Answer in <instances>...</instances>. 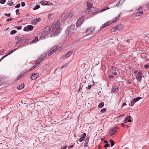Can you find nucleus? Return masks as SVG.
<instances>
[{"label":"nucleus","instance_id":"nucleus-51","mask_svg":"<svg viewBox=\"0 0 149 149\" xmlns=\"http://www.w3.org/2000/svg\"><path fill=\"white\" fill-rule=\"evenodd\" d=\"M16 27L17 29L18 30H20L22 29V27L21 26H17Z\"/></svg>","mask_w":149,"mask_h":149},{"label":"nucleus","instance_id":"nucleus-34","mask_svg":"<svg viewBox=\"0 0 149 149\" xmlns=\"http://www.w3.org/2000/svg\"><path fill=\"white\" fill-rule=\"evenodd\" d=\"M38 38L37 37H36L33 40L32 42L33 43H36V42H37L38 41Z\"/></svg>","mask_w":149,"mask_h":149},{"label":"nucleus","instance_id":"nucleus-44","mask_svg":"<svg viewBox=\"0 0 149 149\" xmlns=\"http://www.w3.org/2000/svg\"><path fill=\"white\" fill-rule=\"evenodd\" d=\"M36 65H35V66H33V67H32L30 70H28V71L29 72L30 71H31V70H33L35 68V66Z\"/></svg>","mask_w":149,"mask_h":149},{"label":"nucleus","instance_id":"nucleus-59","mask_svg":"<svg viewBox=\"0 0 149 149\" xmlns=\"http://www.w3.org/2000/svg\"><path fill=\"white\" fill-rule=\"evenodd\" d=\"M146 6L147 8H148V9H149V2L147 3Z\"/></svg>","mask_w":149,"mask_h":149},{"label":"nucleus","instance_id":"nucleus-23","mask_svg":"<svg viewBox=\"0 0 149 149\" xmlns=\"http://www.w3.org/2000/svg\"><path fill=\"white\" fill-rule=\"evenodd\" d=\"M27 29L29 31H31L33 30V26L31 25H28L27 26Z\"/></svg>","mask_w":149,"mask_h":149},{"label":"nucleus","instance_id":"nucleus-1","mask_svg":"<svg viewBox=\"0 0 149 149\" xmlns=\"http://www.w3.org/2000/svg\"><path fill=\"white\" fill-rule=\"evenodd\" d=\"M60 27V24L59 22H54L51 28V29H52V30L55 29H56L55 31L54 32L52 35L54 36H57L59 33L60 31L59 29Z\"/></svg>","mask_w":149,"mask_h":149},{"label":"nucleus","instance_id":"nucleus-57","mask_svg":"<svg viewBox=\"0 0 149 149\" xmlns=\"http://www.w3.org/2000/svg\"><path fill=\"white\" fill-rule=\"evenodd\" d=\"M74 146L73 145H70V146H69L68 148V149H70V148H72Z\"/></svg>","mask_w":149,"mask_h":149},{"label":"nucleus","instance_id":"nucleus-39","mask_svg":"<svg viewBox=\"0 0 149 149\" xmlns=\"http://www.w3.org/2000/svg\"><path fill=\"white\" fill-rule=\"evenodd\" d=\"M21 38V37H20L19 36H17L15 38V40L18 41L19 40H20Z\"/></svg>","mask_w":149,"mask_h":149},{"label":"nucleus","instance_id":"nucleus-36","mask_svg":"<svg viewBox=\"0 0 149 149\" xmlns=\"http://www.w3.org/2000/svg\"><path fill=\"white\" fill-rule=\"evenodd\" d=\"M24 74V73L22 72L18 76V77H17V79H19V78H20Z\"/></svg>","mask_w":149,"mask_h":149},{"label":"nucleus","instance_id":"nucleus-19","mask_svg":"<svg viewBox=\"0 0 149 149\" xmlns=\"http://www.w3.org/2000/svg\"><path fill=\"white\" fill-rule=\"evenodd\" d=\"M86 134L85 133L83 134L82 137L79 139V141L80 142H81L84 140V138L86 136Z\"/></svg>","mask_w":149,"mask_h":149},{"label":"nucleus","instance_id":"nucleus-35","mask_svg":"<svg viewBox=\"0 0 149 149\" xmlns=\"http://www.w3.org/2000/svg\"><path fill=\"white\" fill-rule=\"evenodd\" d=\"M37 22L36 21V19H34L33 21H32L31 22V23L33 24H37Z\"/></svg>","mask_w":149,"mask_h":149},{"label":"nucleus","instance_id":"nucleus-30","mask_svg":"<svg viewBox=\"0 0 149 149\" xmlns=\"http://www.w3.org/2000/svg\"><path fill=\"white\" fill-rule=\"evenodd\" d=\"M135 103V101H134L133 100H132L130 104L129 103V105H131V106H133L134 103Z\"/></svg>","mask_w":149,"mask_h":149},{"label":"nucleus","instance_id":"nucleus-27","mask_svg":"<svg viewBox=\"0 0 149 149\" xmlns=\"http://www.w3.org/2000/svg\"><path fill=\"white\" fill-rule=\"evenodd\" d=\"M104 105V103L103 102L100 103L98 105V107H99L101 108H102Z\"/></svg>","mask_w":149,"mask_h":149},{"label":"nucleus","instance_id":"nucleus-45","mask_svg":"<svg viewBox=\"0 0 149 149\" xmlns=\"http://www.w3.org/2000/svg\"><path fill=\"white\" fill-rule=\"evenodd\" d=\"M17 15H18L19 14V9H17L15 11Z\"/></svg>","mask_w":149,"mask_h":149},{"label":"nucleus","instance_id":"nucleus-40","mask_svg":"<svg viewBox=\"0 0 149 149\" xmlns=\"http://www.w3.org/2000/svg\"><path fill=\"white\" fill-rule=\"evenodd\" d=\"M8 4L10 6H12L13 4V2L9 1L8 2Z\"/></svg>","mask_w":149,"mask_h":149},{"label":"nucleus","instance_id":"nucleus-42","mask_svg":"<svg viewBox=\"0 0 149 149\" xmlns=\"http://www.w3.org/2000/svg\"><path fill=\"white\" fill-rule=\"evenodd\" d=\"M6 2V0H1L0 1V3L1 4L4 3Z\"/></svg>","mask_w":149,"mask_h":149},{"label":"nucleus","instance_id":"nucleus-62","mask_svg":"<svg viewBox=\"0 0 149 149\" xmlns=\"http://www.w3.org/2000/svg\"><path fill=\"white\" fill-rule=\"evenodd\" d=\"M92 87V86L91 85H89L87 87V89H90Z\"/></svg>","mask_w":149,"mask_h":149},{"label":"nucleus","instance_id":"nucleus-49","mask_svg":"<svg viewBox=\"0 0 149 149\" xmlns=\"http://www.w3.org/2000/svg\"><path fill=\"white\" fill-rule=\"evenodd\" d=\"M13 18H8V19H7V20H6V21H11L13 20Z\"/></svg>","mask_w":149,"mask_h":149},{"label":"nucleus","instance_id":"nucleus-24","mask_svg":"<svg viewBox=\"0 0 149 149\" xmlns=\"http://www.w3.org/2000/svg\"><path fill=\"white\" fill-rule=\"evenodd\" d=\"M41 57H40V58L36 61V65L39 64L42 61V60L41 59Z\"/></svg>","mask_w":149,"mask_h":149},{"label":"nucleus","instance_id":"nucleus-52","mask_svg":"<svg viewBox=\"0 0 149 149\" xmlns=\"http://www.w3.org/2000/svg\"><path fill=\"white\" fill-rule=\"evenodd\" d=\"M36 19V21H37V22H39L41 20V19L40 18H38V19Z\"/></svg>","mask_w":149,"mask_h":149},{"label":"nucleus","instance_id":"nucleus-47","mask_svg":"<svg viewBox=\"0 0 149 149\" xmlns=\"http://www.w3.org/2000/svg\"><path fill=\"white\" fill-rule=\"evenodd\" d=\"M112 73L114 75H116L117 74V72L114 71H112Z\"/></svg>","mask_w":149,"mask_h":149},{"label":"nucleus","instance_id":"nucleus-7","mask_svg":"<svg viewBox=\"0 0 149 149\" xmlns=\"http://www.w3.org/2000/svg\"><path fill=\"white\" fill-rule=\"evenodd\" d=\"M39 3L40 4L43 6H51L53 5L52 3L50 2H49L48 1H47L44 0L41 1L39 2Z\"/></svg>","mask_w":149,"mask_h":149},{"label":"nucleus","instance_id":"nucleus-20","mask_svg":"<svg viewBox=\"0 0 149 149\" xmlns=\"http://www.w3.org/2000/svg\"><path fill=\"white\" fill-rule=\"evenodd\" d=\"M24 87V84H21L20 85L18 86L17 88L18 89L21 90Z\"/></svg>","mask_w":149,"mask_h":149},{"label":"nucleus","instance_id":"nucleus-12","mask_svg":"<svg viewBox=\"0 0 149 149\" xmlns=\"http://www.w3.org/2000/svg\"><path fill=\"white\" fill-rule=\"evenodd\" d=\"M112 23L111 21H108L106 23L103 24L100 27L101 29H102L106 27L108 25L111 24Z\"/></svg>","mask_w":149,"mask_h":149},{"label":"nucleus","instance_id":"nucleus-46","mask_svg":"<svg viewBox=\"0 0 149 149\" xmlns=\"http://www.w3.org/2000/svg\"><path fill=\"white\" fill-rule=\"evenodd\" d=\"M20 6V4L18 3L17 5L15 6V8H19Z\"/></svg>","mask_w":149,"mask_h":149},{"label":"nucleus","instance_id":"nucleus-54","mask_svg":"<svg viewBox=\"0 0 149 149\" xmlns=\"http://www.w3.org/2000/svg\"><path fill=\"white\" fill-rule=\"evenodd\" d=\"M21 5L22 6V7H24L25 6V3L24 2H21Z\"/></svg>","mask_w":149,"mask_h":149},{"label":"nucleus","instance_id":"nucleus-64","mask_svg":"<svg viewBox=\"0 0 149 149\" xmlns=\"http://www.w3.org/2000/svg\"><path fill=\"white\" fill-rule=\"evenodd\" d=\"M4 52V50H1L0 51V55L3 53Z\"/></svg>","mask_w":149,"mask_h":149},{"label":"nucleus","instance_id":"nucleus-32","mask_svg":"<svg viewBox=\"0 0 149 149\" xmlns=\"http://www.w3.org/2000/svg\"><path fill=\"white\" fill-rule=\"evenodd\" d=\"M109 142L111 144V147L113 146L114 145V141L111 139L110 140Z\"/></svg>","mask_w":149,"mask_h":149},{"label":"nucleus","instance_id":"nucleus-37","mask_svg":"<svg viewBox=\"0 0 149 149\" xmlns=\"http://www.w3.org/2000/svg\"><path fill=\"white\" fill-rule=\"evenodd\" d=\"M16 32H17V31H15V30H13L11 31V32L10 33V34L11 35H13V34L15 33Z\"/></svg>","mask_w":149,"mask_h":149},{"label":"nucleus","instance_id":"nucleus-4","mask_svg":"<svg viewBox=\"0 0 149 149\" xmlns=\"http://www.w3.org/2000/svg\"><path fill=\"white\" fill-rule=\"evenodd\" d=\"M74 15V14L72 13H64L61 16V17L63 18V17H64V18H63V20H65L67 18L72 17Z\"/></svg>","mask_w":149,"mask_h":149},{"label":"nucleus","instance_id":"nucleus-25","mask_svg":"<svg viewBox=\"0 0 149 149\" xmlns=\"http://www.w3.org/2000/svg\"><path fill=\"white\" fill-rule=\"evenodd\" d=\"M54 52L53 50H52L51 49L50 50L49 52L48 53V55L49 56H51Z\"/></svg>","mask_w":149,"mask_h":149},{"label":"nucleus","instance_id":"nucleus-26","mask_svg":"<svg viewBox=\"0 0 149 149\" xmlns=\"http://www.w3.org/2000/svg\"><path fill=\"white\" fill-rule=\"evenodd\" d=\"M141 98L140 97H138L136 98H135L133 100L135 101V102H136L138 101L139 100H140Z\"/></svg>","mask_w":149,"mask_h":149},{"label":"nucleus","instance_id":"nucleus-11","mask_svg":"<svg viewBox=\"0 0 149 149\" xmlns=\"http://www.w3.org/2000/svg\"><path fill=\"white\" fill-rule=\"evenodd\" d=\"M87 7L88 9L86 10V13H88L89 12V10L91 9V8H92V4L90 2H88L87 3Z\"/></svg>","mask_w":149,"mask_h":149},{"label":"nucleus","instance_id":"nucleus-2","mask_svg":"<svg viewBox=\"0 0 149 149\" xmlns=\"http://www.w3.org/2000/svg\"><path fill=\"white\" fill-rule=\"evenodd\" d=\"M123 28V26L122 24H119L116 26L114 28L111 29L110 32L111 33L118 31L122 30Z\"/></svg>","mask_w":149,"mask_h":149},{"label":"nucleus","instance_id":"nucleus-9","mask_svg":"<svg viewBox=\"0 0 149 149\" xmlns=\"http://www.w3.org/2000/svg\"><path fill=\"white\" fill-rule=\"evenodd\" d=\"M116 132L117 130H116V129L112 128L109 130L108 134L112 136L114 135Z\"/></svg>","mask_w":149,"mask_h":149},{"label":"nucleus","instance_id":"nucleus-56","mask_svg":"<svg viewBox=\"0 0 149 149\" xmlns=\"http://www.w3.org/2000/svg\"><path fill=\"white\" fill-rule=\"evenodd\" d=\"M23 30L24 31H27L28 30L27 29V27H24L23 29Z\"/></svg>","mask_w":149,"mask_h":149},{"label":"nucleus","instance_id":"nucleus-17","mask_svg":"<svg viewBox=\"0 0 149 149\" xmlns=\"http://www.w3.org/2000/svg\"><path fill=\"white\" fill-rule=\"evenodd\" d=\"M73 53L72 51H70L67 54H66L65 55H64L63 56L64 58H65L69 57L70 56L72 55Z\"/></svg>","mask_w":149,"mask_h":149},{"label":"nucleus","instance_id":"nucleus-43","mask_svg":"<svg viewBox=\"0 0 149 149\" xmlns=\"http://www.w3.org/2000/svg\"><path fill=\"white\" fill-rule=\"evenodd\" d=\"M118 88H113L112 90V91L113 92H115L116 91L118 90Z\"/></svg>","mask_w":149,"mask_h":149},{"label":"nucleus","instance_id":"nucleus-58","mask_svg":"<svg viewBox=\"0 0 149 149\" xmlns=\"http://www.w3.org/2000/svg\"><path fill=\"white\" fill-rule=\"evenodd\" d=\"M120 3V1L118 2L116 4V6H118L119 5Z\"/></svg>","mask_w":149,"mask_h":149},{"label":"nucleus","instance_id":"nucleus-33","mask_svg":"<svg viewBox=\"0 0 149 149\" xmlns=\"http://www.w3.org/2000/svg\"><path fill=\"white\" fill-rule=\"evenodd\" d=\"M25 39H26V37H21V38H20V41L22 42L23 41H24Z\"/></svg>","mask_w":149,"mask_h":149},{"label":"nucleus","instance_id":"nucleus-55","mask_svg":"<svg viewBox=\"0 0 149 149\" xmlns=\"http://www.w3.org/2000/svg\"><path fill=\"white\" fill-rule=\"evenodd\" d=\"M21 42L20 41V40H19L17 41L16 42V44L17 45H18V44H20Z\"/></svg>","mask_w":149,"mask_h":149},{"label":"nucleus","instance_id":"nucleus-13","mask_svg":"<svg viewBox=\"0 0 149 149\" xmlns=\"http://www.w3.org/2000/svg\"><path fill=\"white\" fill-rule=\"evenodd\" d=\"M39 75V74L38 73H34L32 75L31 78V80H35L37 78Z\"/></svg>","mask_w":149,"mask_h":149},{"label":"nucleus","instance_id":"nucleus-8","mask_svg":"<svg viewBox=\"0 0 149 149\" xmlns=\"http://www.w3.org/2000/svg\"><path fill=\"white\" fill-rule=\"evenodd\" d=\"M95 29V28L94 27H91L87 29L86 33L88 34H90L94 31Z\"/></svg>","mask_w":149,"mask_h":149},{"label":"nucleus","instance_id":"nucleus-29","mask_svg":"<svg viewBox=\"0 0 149 149\" xmlns=\"http://www.w3.org/2000/svg\"><path fill=\"white\" fill-rule=\"evenodd\" d=\"M58 47V46H54L53 47H52L51 49L52 50H53V51L54 52V51L56 50V49L57 50V48Z\"/></svg>","mask_w":149,"mask_h":149},{"label":"nucleus","instance_id":"nucleus-16","mask_svg":"<svg viewBox=\"0 0 149 149\" xmlns=\"http://www.w3.org/2000/svg\"><path fill=\"white\" fill-rule=\"evenodd\" d=\"M17 50V49H14L13 50H12L9 52L7 55H5L3 57H2L1 58V60H2L4 58H5V57L7 56L8 55H9L10 54H11L13 53V52H14L16 50Z\"/></svg>","mask_w":149,"mask_h":149},{"label":"nucleus","instance_id":"nucleus-10","mask_svg":"<svg viewBox=\"0 0 149 149\" xmlns=\"http://www.w3.org/2000/svg\"><path fill=\"white\" fill-rule=\"evenodd\" d=\"M142 73L141 72L139 71L138 72L136 76V79L137 81H141L142 79Z\"/></svg>","mask_w":149,"mask_h":149},{"label":"nucleus","instance_id":"nucleus-38","mask_svg":"<svg viewBox=\"0 0 149 149\" xmlns=\"http://www.w3.org/2000/svg\"><path fill=\"white\" fill-rule=\"evenodd\" d=\"M106 111V108H103L101 110L100 112L102 113H103L105 112Z\"/></svg>","mask_w":149,"mask_h":149},{"label":"nucleus","instance_id":"nucleus-53","mask_svg":"<svg viewBox=\"0 0 149 149\" xmlns=\"http://www.w3.org/2000/svg\"><path fill=\"white\" fill-rule=\"evenodd\" d=\"M4 15L6 16L7 17H9L10 16V13L9 14H5Z\"/></svg>","mask_w":149,"mask_h":149},{"label":"nucleus","instance_id":"nucleus-61","mask_svg":"<svg viewBox=\"0 0 149 149\" xmlns=\"http://www.w3.org/2000/svg\"><path fill=\"white\" fill-rule=\"evenodd\" d=\"M67 147V146H64L61 148V149H66Z\"/></svg>","mask_w":149,"mask_h":149},{"label":"nucleus","instance_id":"nucleus-18","mask_svg":"<svg viewBox=\"0 0 149 149\" xmlns=\"http://www.w3.org/2000/svg\"><path fill=\"white\" fill-rule=\"evenodd\" d=\"M48 34L43 31V32L40 35V37L41 38H45L46 36Z\"/></svg>","mask_w":149,"mask_h":149},{"label":"nucleus","instance_id":"nucleus-50","mask_svg":"<svg viewBox=\"0 0 149 149\" xmlns=\"http://www.w3.org/2000/svg\"><path fill=\"white\" fill-rule=\"evenodd\" d=\"M104 147L105 148H106V147H109V144H108V143L106 144L105 145H104Z\"/></svg>","mask_w":149,"mask_h":149},{"label":"nucleus","instance_id":"nucleus-22","mask_svg":"<svg viewBox=\"0 0 149 149\" xmlns=\"http://www.w3.org/2000/svg\"><path fill=\"white\" fill-rule=\"evenodd\" d=\"M143 13V11H140L136 13V16H139L142 15Z\"/></svg>","mask_w":149,"mask_h":149},{"label":"nucleus","instance_id":"nucleus-48","mask_svg":"<svg viewBox=\"0 0 149 149\" xmlns=\"http://www.w3.org/2000/svg\"><path fill=\"white\" fill-rule=\"evenodd\" d=\"M112 71H114L116 70V67L115 66H112Z\"/></svg>","mask_w":149,"mask_h":149},{"label":"nucleus","instance_id":"nucleus-5","mask_svg":"<svg viewBox=\"0 0 149 149\" xmlns=\"http://www.w3.org/2000/svg\"><path fill=\"white\" fill-rule=\"evenodd\" d=\"M84 17L82 16L78 19L76 24V26L77 27H79L82 24L84 21Z\"/></svg>","mask_w":149,"mask_h":149},{"label":"nucleus","instance_id":"nucleus-28","mask_svg":"<svg viewBox=\"0 0 149 149\" xmlns=\"http://www.w3.org/2000/svg\"><path fill=\"white\" fill-rule=\"evenodd\" d=\"M47 54H43L40 57H41V59L42 60H43L44 58H45L46 57V56Z\"/></svg>","mask_w":149,"mask_h":149},{"label":"nucleus","instance_id":"nucleus-3","mask_svg":"<svg viewBox=\"0 0 149 149\" xmlns=\"http://www.w3.org/2000/svg\"><path fill=\"white\" fill-rule=\"evenodd\" d=\"M74 26L73 25H70V27L68 28V34L66 35V38H69L72 35V33L74 32Z\"/></svg>","mask_w":149,"mask_h":149},{"label":"nucleus","instance_id":"nucleus-31","mask_svg":"<svg viewBox=\"0 0 149 149\" xmlns=\"http://www.w3.org/2000/svg\"><path fill=\"white\" fill-rule=\"evenodd\" d=\"M40 6L39 5H37L36 6L33 8V10H35L37 9H38L39 8H40Z\"/></svg>","mask_w":149,"mask_h":149},{"label":"nucleus","instance_id":"nucleus-41","mask_svg":"<svg viewBox=\"0 0 149 149\" xmlns=\"http://www.w3.org/2000/svg\"><path fill=\"white\" fill-rule=\"evenodd\" d=\"M109 9V8L108 7H106L105 8H104L103 9H102V10L101 11H100V12H102L108 9Z\"/></svg>","mask_w":149,"mask_h":149},{"label":"nucleus","instance_id":"nucleus-15","mask_svg":"<svg viewBox=\"0 0 149 149\" xmlns=\"http://www.w3.org/2000/svg\"><path fill=\"white\" fill-rule=\"evenodd\" d=\"M51 30L52 29L50 28L49 26H47L44 29L43 31L48 34Z\"/></svg>","mask_w":149,"mask_h":149},{"label":"nucleus","instance_id":"nucleus-6","mask_svg":"<svg viewBox=\"0 0 149 149\" xmlns=\"http://www.w3.org/2000/svg\"><path fill=\"white\" fill-rule=\"evenodd\" d=\"M89 12H90V13L92 14L90 15V17H93L95 15V14L98 11L97 8L94 7H93L91 8V9L89 10Z\"/></svg>","mask_w":149,"mask_h":149},{"label":"nucleus","instance_id":"nucleus-21","mask_svg":"<svg viewBox=\"0 0 149 149\" xmlns=\"http://www.w3.org/2000/svg\"><path fill=\"white\" fill-rule=\"evenodd\" d=\"M119 15L115 17L114 18L113 20L112 21H111L112 23H114L116 22L119 18Z\"/></svg>","mask_w":149,"mask_h":149},{"label":"nucleus","instance_id":"nucleus-63","mask_svg":"<svg viewBox=\"0 0 149 149\" xmlns=\"http://www.w3.org/2000/svg\"><path fill=\"white\" fill-rule=\"evenodd\" d=\"M113 77V76L112 75H110L109 76V78L110 79H111V78H112Z\"/></svg>","mask_w":149,"mask_h":149},{"label":"nucleus","instance_id":"nucleus-60","mask_svg":"<svg viewBox=\"0 0 149 149\" xmlns=\"http://www.w3.org/2000/svg\"><path fill=\"white\" fill-rule=\"evenodd\" d=\"M144 67L145 68H149V66L148 65H144Z\"/></svg>","mask_w":149,"mask_h":149},{"label":"nucleus","instance_id":"nucleus-14","mask_svg":"<svg viewBox=\"0 0 149 149\" xmlns=\"http://www.w3.org/2000/svg\"><path fill=\"white\" fill-rule=\"evenodd\" d=\"M131 118V116H126V117L125 118V120L124 121V122L125 123H127L128 122H131V120L130 119V118Z\"/></svg>","mask_w":149,"mask_h":149}]
</instances>
